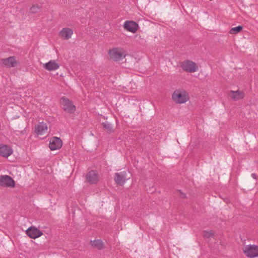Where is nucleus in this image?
Listing matches in <instances>:
<instances>
[{
  "instance_id": "obj_11",
  "label": "nucleus",
  "mask_w": 258,
  "mask_h": 258,
  "mask_svg": "<svg viewBox=\"0 0 258 258\" xmlns=\"http://www.w3.org/2000/svg\"><path fill=\"white\" fill-rule=\"evenodd\" d=\"M125 29L129 32L135 33L139 27L138 24L133 21H126L123 25Z\"/></svg>"
},
{
  "instance_id": "obj_22",
  "label": "nucleus",
  "mask_w": 258,
  "mask_h": 258,
  "mask_svg": "<svg viewBox=\"0 0 258 258\" xmlns=\"http://www.w3.org/2000/svg\"><path fill=\"white\" fill-rule=\"evenodd\" d=\"M214 235V232L212 230H210L209 231H205L203 233V235L205 237H209Z\"/></svg>"
},
{
  "instance_id": "obj_3",
  "label": "nucleus",
  "mask_w": 258,
  "mask_h": 258,
  "mask_svg": "<svg viewBox=\"0 0 258 258\" xmlns=\"http://www.w3.org/2000/svg\"><path fill=\"white\" fill-rule=\"evenodd\" d=\"M110 58L114 61L122 59L125 56L124 51L120 48H113L109 51Z\"/></svg>"
},
{
  "instance_id": "obj_16",
  "label": "nucleus",
  "mask_w": 258,
  "mask_h": 258,
  "mask_svg": "<svg viewBox=\"0 0 258 258\" xmlns=\"http://www.w3.org/2000/svg\"><path fill=\"white\" fill-rule=\"evenodd\" d=\"M76 108L73 102L66 98V113H73L76 111Z\"/></svg>"
},
{
  "instance_id": "obj_24",
  "label": "nucleus",
  "mask_w": 258,
  "mask_h": 258,
  "mask_svg": "<svg viewBox=\"0 0 258 258\" xmlns=\"http://www.w3.org/2000/svg\"><path fill=\"white\" fill-rule=\"evenodd\" d=\"M251 177H252L253 179H256V174H255V173H252V174H251Z\"/></svg>"
},
{
  "instance_id": "obj_19",
  "label": "nucleus",
  "mask_w": 258,
  "mask_h": 258,
  "mask_svg": "<svg viewBox=\"0 0 258 258\" xmlns=\"http://www.w3.org/2000/svg\"><path fill=\"white\" fill-rule=\"evenodd\" d=\"M103 127L109 133L113 132L112 124L108 121L102 123Z\"/></svg>"
},
{
  "instance_id": "obj_1",
  "label": "nucleus",
  "mask_w": 258,
  "mask_h": 258,
  "mask_svg": "<svg viewBox=\"0 0 258 258\" xmlns=\"http://www.w3.org/2000/svg\"><path fill=\"white\" fill-rule=\"evenodd\" d=\"M172 98L175 102L179 104L184 103L189 99L188 93L183 89L175 90Z\"/></svg>"
},
{
  "instance_id": "obj_18",
  "label": "nucleus",
  "mask_w": 258,
  "mask_h": 258,
  "mask_svg": "<svg viewBox=\"0 0 258 258\" xmlns=\"http://www.w3.org/2000/svg\"><path fill=\"white\" fill-rule=\"evenodd\" d=\"M243 29L242 26L239 25L237 27L232 28L230 31L229 33L231 34H236L239 33Z\"/></svg>"
},
{
  "instance_id": "obj_10",
  "label": "nucleus",
  "mask_w": 258,
  "mask_h": 258,
  "mask_svg": "<svg viewBox=\"0 0 258 258\" xmlns=\"http://www.w3.org/2000/svg\"><path fill=\"white\" fill-rule=\"evenodd\" d=\"M62 146L61 140L57 137H53L49 142V148L51 150H55L59 149Z\"/></svg>"
},
{
  "instance_id": "obj_17",
  "label": "nucleus",
  "mask_w": 258,
  "mask_h": 258,
  "mask_svg": "<svg viewBox=\"0 0 258 258\" xmlns=\"http://www.w3.org/2000/svg\"><path fill=\"white\" fill-rule=\"evenodd\" d=\"M91 244L93 247L97 248L98 249H102L104 247L103 241L99 239L91 241Z\"/></svg>"
},
{
  "instance_id": "obj_4",
  "label": "nucleus",
  "mask_w": 258,
  "mask_h": 258,
  "mask_svg": "<svg viewBox=\"0 0 258 258\" xmlns=\"http://www.w3.org/2000/svg\"><path fill=\"white\" fill-rule=\"evenodd\" d=\"M182 69L189 73H194L198 70V67L196 63L191 60L183 61L181 64Z\"/></svg>"
},
{
  "instance_id": "obj_14",
  "label": "nucleus",
  "mask_w": 258,
  "mask_h": 258,
  "mask_svg": "<svg viewBox=\"0 0 258 258\" xmlns=\"http://www.w3.org/2000/svg\"><path fill=\"white\" fill-rule=\"evenodd\" d=\"M13 153V150L9 146L0 145V155L5 158L8 157Z\"/></svg>"
},
{
  "instance_id": "obj_21",
  "label": "nucleus",
  "mask_w": 258,
  "mask_h": 258,
  "mask_svg": "<svg viewBox=\"0 0 258 258\" xmlns=\"http://www.w3.org/2000/svg\"><path fill=\"white\" fill-rule=\"evenodd\" d=\"M73 33V31L71 29L66 28V39L71 38Z\"/></svg>"
},
{
  "instance_id": "obj_15",
  "label": "nucleus",
  "mask_w": 258,
  "mask_h": 258,
  "mask_svg": "<svg viewBox=\"0 0 258 258\" xmlns=\"http://www.w3.org/2000/svg\"><path fill=\"white\" fill-rule=\"evenodd\" d=\"M229 95L232 99L234 100H238L244 98V93L242 91H240L239 90L236 91L231 90L229 93Z\"/></svg>"
},
{
  "instance_id": "obj_6",
  "label": "nucleus",
  "mask_w": 258,
  "mask_h": 258,
  "mask_svg": "<svg viewBox=\"0 0 258 258\" xmlns=\"http://www.w3.org/2000/svg\"><path fill=\"white\" fill-rule=\"evenodd\" d=\"M127 173L126 171H122L118 173H115L114 178L115 182L121 186L124 185L127 178H126Z\"/></svg>"
},
{
  "instance_id": "obj_23",
  "label": "nucleus",
  "mask_w": 258,
  "mask_h": 258,
  "mask_svg": "<svg viewBox=\"0 0 258 258\" xmlns=\"http://www.w3.org/2000/svg\"><path fill=\"white\" fill-rule=\"evenodd\" d=\"M64 28H63L62 30L60 32V35H61L62 37H63L64 35Z\"/></svg>"
},
{
  "instance_id": "obj_12",
  "label": "nucleus",
  "mask_w": 258,
  "mask_h": 258,
  "mask_svg": "<svg viewBox=\"0 0 258 258\" xmlns=\"http://www.w3.org/2000/svg\"><path fill=\"white\" fill-rule=\"evenodd\" d=\"M35 131L38 135H45L47 133V126L45 123H39L35 125Z\"/></svg>"
},
{
  "instance_id": "obj_7",
  "label": "nucleus",
  "mask_w": 258,
  "mask_h": 258,
  "mask_svg": "<svg viewBox=\"0 0 258 258\" xmlns=\"http://www.w3.org/2000/svg\"><path fill=\"white\" fill-rule=\"evenodd\" d=\"M26 234L31 238L36 239L43 235V233L34 226L29 227L26 231Z\"/></svg>"
},
{
  "instance_id": "obj_8",
  "label": "nucleus",
  "mask_w": 258,
  "mask_h": 258,
  "mask_svg": "<svg viewBox=\"0 0 258 258\" xmlns=\"http://www.w3.org/2000/svg\"><path fill=\"white\" fill-rule=\"evenodd\" d=\"M86 180L90 184H95L99 181L98 173L94 170L89 171L86 176Z\"/></svg>"
},
{
  "instance_id": "obj_20",
  "label": "nucleus",
  "mask_w": 258,
  "mask_h": 258,
  "mask_svg": "<svg viewBox=\"0 0 258 258\" xmlns=\"http://www.w3.org/2000/svg\"><path fill=\"white\" fill-rule=\"evenodd\" d=\"M40 9V7L37 4L33 5L30 9V12L32 13H37L39 12Z\"/></svg>"
},
{
  "instance_id": "obj_2",
  "label": "nucleus",
  "mask_w": 258,
  "mask_h": 258,
  "mask_svg": "<svg viewBox=\"0 0 258 258\" xmlns=\"http://www.w3.org/2000/svg\"><path fill=\"white\" fill-rule=\"evenodd\" d=\"M245 255L249 258L258 257V246L256 245H247L243 250Z\"/></svg>"
},
{
  "instance_id": "obj_13",
  "label": "nucleus",
  "mask_w": 258,
  "mask_h": 258,
  "mask_svg": "<svg viewBox=\"0 0 258 258\" xmlns=\"http://www.w3.org/2000/svg\"><path fill=\"white\" fill-rule=\"evenodd\" d=\"M43 67L47 71H52L57 70L59 64L54 60H50L48 62L44 63Z\"/></svg>"
},
{
  "instance_id": "obj_5",
  "label": "nucleus",
  "mask_w": 258,
  "mask_h": 258,
  "mask_svg": "<svg viewBox=\"0 0 258 258\" xmlns=\"http://www.w3.org/2000/svg\"><path fill=\"white\" fill-rule=\"evenodd\" d=\"M15 185L14 180L10 176L7 175L0 176V185L14 187Z\"/></svg>"
},
{
  "instance_id": "obj_9",
  "label": "nucleus",
  "mask_w": 258,
  "mask_h": 258,
  "mask_svg": "<svg viewBox=\"0 0 258 258\" xmlns=\"http://www.w3.org/2000/svg\"><path fill=\"white\" fill-rule=\"evenodd\" d=\"M18 62L14 56L2 59L1 60V65L7 68L15 67Z\"/></svg>"
}]
</instances>
